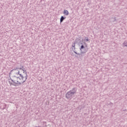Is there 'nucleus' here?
<instances>
[{
	"instance_id": "20e7f679",
	"label": "nucleus",
	"mask_w": 127,
	"mask_h": 127,
	"mask_svg": "<svg viewBox=\"0 0 127 127\" xmlns=\"http://www.w3.org/2000/svg\"><path fill=\"white\" fill-rule=\"evenodd\" d=\"M72 51L74 52V53H75V54H76V55L75 56V57H76V58H79V57H80V56H83V54H84V53H82V52L80 51V53H77V51H76V50H73V48H72Z\"/></svg>"
},
{
	"instance_id": "6e6552de",
	"label": "nucleus",
	"mask_w": 127,
	"mask_h": 127,
	"mask_svg": "<svg viewBox=\"0 0 127 127\" xmlns=\"http://www.w3.org/2000/svg\"><path fill=\"white\" fill-rule=\"evenodd\" d=\"M63 13H64V14H65V15H69V12L67 10L64 9V10Z\"/></svg>"
},
{
	"instance_id": "dca6fc26",
	"label": "nucleus",
	"mask_w": 127,
	"mask_h": 127,
	"mask_svg": "<svg viewBox=\"0 0 127 127\" xmlns=\"http://www.w3.org/2000/svg\"><path fill=\"white\" fill-rule=\"evenodd\" d=\"M15 83H19V81H18V80H17L16 82L15 81Z\"/></svg>"
},
{
	"instance_id": "2eb2a0df",
	"label": "nucleus",
	"mask_w": 127,
	"mask_h": 127,
	"mask_svg": "<svg viewBox=\"0 0 127 127\" xmlns=\"http://www.w3.org/2000/svg\"><path fill=\"white\" fill-rule=\"evenodd\" d=\"M85 40L87 42L89 41V38L88 37H85Z\"/></svg>"
},
{
	"instance_id": "f257e3e1",
	"label": "nucleus",
	"mask_w": 127,
	"mask_h": 127,
	"mask_svg": "<svg viewBox=\"0 0 127 127\" xmlns=\"http://www.w3.org/2000/svg\"><path fill=\"white\" fill-rule=\"evenodd\" d=\"M19 68H20L16 67L11 70V72H13L16 75H19V76L13 75L12 76V79H15V78L19 79V80H23V79H24L23 75L20 73V70H19Z\"/></svg>"
},
{
	"instance_id": "f8f14e48",
	"label": "nucleus",
	"mask_w": 127,
	"mask_h": 127,
	"mask_svg": "<svg viewBox=\"0 0 127 127\" xmlns=\"http://www.w3.org/2000/svg\"><path fill=\"white\" fill-rule=\"evenodd\" d=\"M75 44L74 43L72 44V47H73V50H76V47H75Z\"/></svg>"
},
{
	"instance_id": "423d86ee",
	"label": "nucleus",
	"mask_w": 127,
	"mask_h": 127,
	"mask_svg": "<svg viewBox=\"0 0 127 127\" xmlns=\"http://www.w3.org/2000/svg\"><path fill=\"white\" fill-rule=\"evenodd\" d=\"M74 43L75 44H78L81 45V43H82V42L81 43V40L79 39V38H77L75 39Z\"/></svg>"
},
{
	"instance_id": "ddd939ff",
	"label": "nucleus",
	"mask_w": 127,
	"mask_h": 127,
	"mask_svg": "<svg viewBox=\"0 0 127 127\" xmlns=\"http://www.w3.org/2000/svg\"><path fill=\"white\" fill-rule=\"evenodd\" d=\"M123 45H124V46H125L126 47H127V41H125L123 44Z\"/></svg>"
},
{
	"instance_id": "a211bd4d",
	"label": "nucleus",
	"mask_w": 127,
	"mask_h": 127,
	"mask_svg": "<svg viewBox=\"0 0 127 127\" xmlns=\"http://www.w3.org/2000/svg\"><path fill=\"white\" fill-rule=\"evenodd\" d=\"M22 68H23V66H22Z\"/></svg>"
},
{
	"instance_id": "39448f33",
	"label": "nucleus",
	"mask_w": 127,
	"mask_h": 127,
	"mask_svg": "<svg viewBox=\"0 0 127 127\" xmlns=\"http://www.w3.org/2000/svg\"><path fill=\"white\" fill-rule=\"evenodd\" d=\"M9 83L10 85H12V86H14L15 87H16V86H20L21 85V84H22V82H19L18 83H15V81H14V83H11L10 81H9Z\"/></svg>"
},
{
	"instance_id": "9b49d317",
	"label": "nucleus",
	"mask_w": 127,
	"mask_h": 127,
	"mask_svg": "<svg viewBox=\"0 0 127 127\" xmlns=\"http://www.w3.org/2000/svg\"><path fill=\"white\" fill-rule=\"evenodd\" d=\"M19 70H20V71H23V73H24V74H27V72L26 71V70H24V69H22V68H19Z\"/></svg>"
},
{
	"instance_id": "4468645a",
	"label": "nucleus",
	"mask_w": 127,
	"mask_h": 127,
	"mask_svg": "<svg viewBox=\"0 0 127 127\" xmlns=\"http://www.w3.org/2000/svg\"><path fill=\"white\" fill-rule=\"evenodd\" d=\"M9 77H10L9 80H11V81L13 82L14 83L15 82V80L11 79V77H10V75H9Z\"/></svg>"
},
{
	"instance_id": "9d476101",
	"label": "nucleus",
	"mask_w": 127,
	"mask_h": 127,
	"mask_svg": "<svg viewBox=\"0 0 127 127\" xmlns=\"http://www.w3.org/2000/svg\"><path fill=\"white\" fill-rule=\"evenodd\" d=\"M112 22H114V23H117V20L116 18V17H112Z\"/></svg>"
},
{
	"instance_id": "f03ea898",
	"label": "nucleus",
	"mask_w": 127,
	"mask_h": 127,
	"mask_svg": "<svg viewBox=\"0 0 127 127\" xmlns=\"http://www.w3.org/2000/svg\"><path fill=\"white\" fill-rule=\"evenodd\" d=\"M77 92V88L74 87L72 89V90H70L69 91H68L65 94V98L66 99H68L69 100H71V99H72V98H74V95L76 94Z\"/></svg>"
},
{
	"instance_id": "7ed1b4c3",
	"label": "nucleus",
	"mask_w": 127,
	"mask_h": 127,
	"mask_svg": "<svg viewBox=\"0 0 127 127\" xmlns=\"http://www.w3.org/2000/svg\"><path fill=\"white\" fill-rule=\"evenodd\" d=\"M80 50L81 52V53H83V54H85V53H86L88 51V49H87V43L85 42H82L80 43Z\"/></svg>"
},
{
	"instance_id": "f3484780",
	"label": "nucleus",
	"mask_w": 127,
	"mask_h": 127,
	"mask_svg": "<svg viewBox=\"0 0 127 127\" xmlns=\"http://www.w3.org/2000/svg\"><path fill=\"white\" fill-rule=\"evenodd\" d=\"M10 74H11V71H10V72H9V75H10Z\"/></svg>"
},
{
	"instance_id": "0eeeda50",
	"label": "nucleus",
	"mask_w": 127,
	"mask_h": 127,
	"mask_svg": "<svg viewBox=\"0 0 127 127\" xmlns=\"http://www.w3.org/2000/svg\"><path fill=\"white\" fill-rule=\"evenodd\" d=\"M66 19V17H64L63 16H62L61 18H60V23H62V22H63V21Z\"/></svg>"
},
{
	"instance_id": "1a4fd4ad",
	"label": "nucleus",
	"mask_w": 127,
	"mask_h": 127,
	"mask_svg": "<svg viewBox=\"0 0 127 127\" xmlns=\"http://www.w3.org/2000/svg\"><path fill=\"white\" fill-rule=\"evenodd\" d=\"M26 80H27V74H26L25 76V80L24 78H23V80H22L23 81H22V84H23V83H25Z\"/></svg>"
}]
</instances>
